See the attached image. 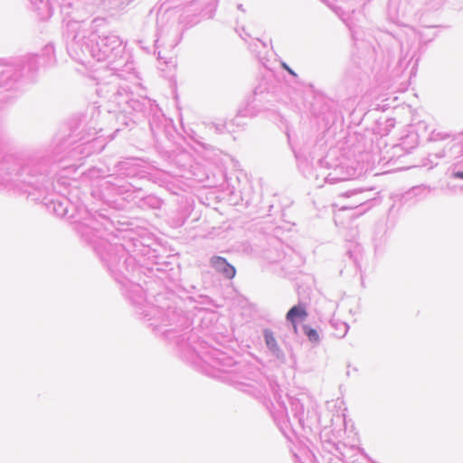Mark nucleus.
<instances>
[{
	"label": "nucleus",
	"instance_id": "nucleus-3",
	"mask_svg": "<svg viewBox=\"0 0 463 463\" xmlns=\"http://www.w3.org/2000/svg\"><path fill=\"white\" fill-rule=\"evenodd\" d=\"M264 337H265L266 344L269 348L277 349V347H278L277 341H276L273 334L270 331L266 330L264 333Z\"/></svg>",
	"mask_w": 463,
	"mask_h": 463
},
{
	"label": "nucleus",
	"instance_id": "nucleus-2",
	"mask_svg": "<svg viewBox=\"0 0 463 463\" xmlns=\"http://www.w3.org/2000/svg\"><path fill=\"white\" fill-rule=\"evenodd\" d=\"M307 316V313L304 307L301 306H295L292 308L289 309V311L287 314V319L289 320L292 324L295 329H297L296 321L298 318L305 319Z\"/></svg>",
	"mask_w": 463,
	"mask_h": 463
},
{
	"label": "nucleus",
	"instance_id": "nucleus-6",
	"mask_svg": "<svg viewBox=\"0 0 463 463\" xmlns=\"http://www.w3.org/2000/svg\"><path fill=\"white\" fill-rule=\"evenodd\" d=\"M455 176L458 178L463 179V172H457L455 173Z\"/></svg>",
	"mask_w": 463,
	"mask_h": 463
},
{
	"label": "nucleus",
	"instance_id": "nucleus-4",
	"mask_svg": "<svg viewBox=\"0 0 463 463\" xmlns=\"http://www.w3.org/2000/svg\"><path fill=\"white\" fill-rule=\"evenodd\" d=\"M305 333L307 335L308 339L312 342H317L319 339L318 333L317 330L309 327L305 328Z\"/></svg>",
	"mask_w": 463,
	"mask_h": 463
},
{
	"label": "nucleus",
	"instance_id": "nucleus-5",
	"mask_svg": "<svg viewBox=\"0 0 463 463\" xmlns=\"http://www.w3.org/2000/svg\"><path fill=\"white\" fill-rule=\"evenodd\" d=\"M283 67L292 75H295L294 71L289 69L285 63H283Z\"/></svg>",
	"mask_w": 463,
	"mask_h": 463
},
{
	"label": "nucleus",
	"instance_id": "nucleus-1",
	"mask_svg": "<svg viewBox=\"0 0 463 463\" xmlns=\"http://www.w3.org/2000/svg\"><path fill=\"white\" fill-rule=\"evenodd\" d=\"M211 263L217 271L222 273L226 278L232 279L235 276L234 267L229 264L224 258L219 256L213 257Z\"/></svg>",
	"mask_w": 463,
	"mask_h": 463
}]
</instances>
